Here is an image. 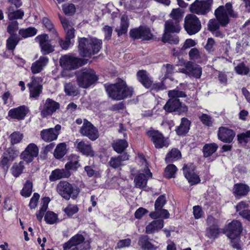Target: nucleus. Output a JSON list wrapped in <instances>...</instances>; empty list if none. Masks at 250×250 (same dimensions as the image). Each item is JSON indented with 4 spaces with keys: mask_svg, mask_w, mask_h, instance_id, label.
Returning <instances> with one entry per match:
<instances>
[{
    "mask_svg": "<svg viewBox=\"0 0 250 250\" xmlns=\"http://www.w3.org/2000/svg\"><path fill=\"white\" fill-rule=\"evenodd\" d=\"M214 14L216 19L210 20L208 24V29L211 32L219 29L220 25L226 26L229 22V16L232 18L237 16L230 3H227L225 6H220L215 10Z\"/></svg>",
    "mask_w": 250,
    "mask_h": 250,
    "instance_id": "nucleus-1",
    "label": "nucleus"
},
{
    "mask_svg": "<svg viewBox=\"0 0 250 250\" xmlns=\"http://www.w3.org/2000/svg\"><path fill=\"white\" fill-rule=\"evenodd\" d=\"M104 86L109 97L114 100H121L130 97L133 93V88L127 86L123 80H120L114 84H105Z\"/></svg>",
    "mask_w": 250,
    "mask_h": 250,
    "instance_id": "nucleus-2",
    "label": "nucleus"
},
{
    "mask_svg": "<svg viewBox=\"0 0 250 250\" xmlns=\"http://www.w3.org/2000/svg\"><path fill=\"white\" fill-rule=\"evenodd\" d=\"M78 42L80 54L84 57H90L98 53L102 46V40L94 38H80Z\"/></svg>",
    "mask_w": 250,
    "mask_h": 250,
    "instance_id": "nucleus-3",
    "label": "nucleus"
},
{
    "mask_svg": "<svg viewBox=\"0 0 250 250\" xmlns=\"http://www.w3.org/2000/svg\"><path fill=\"white\" fill-rule=\"evenodd\" d=\"M170 99L164 106V109L167 112H173L177 111L179 114L186 112L188 111V107L184 104H182L178 98L186 97V93L179 90H170L168 93Z\"/></svg>",
    "mask_w": 250,
    "mask_h": 250,
    "instance_id": "nucleus-4",
    "label": "nucleus"
},
{
    "mask_svg": "<svg viewBox=\"0 0 250 250\" xmlns=\"http://www.w3.org/2000/svg\"><path fill=\"white\" fill-rule=\"evenodd\" d=\"M78 84L81 87L87 88L98 80L95 72L90 68H84L77 74Z\"/></svg>",
    "mask_w": 250,
    "mask_h": 250,
    "instance_id": "nucleus-5",
    "label": "nucleus"
},
{
    "mask_svg": "<svg viewBox=\"0 0 250 250\" xmlns=\"http://www.w3.org/2000/svg\"><path fill=\"white\" fill-rule=\"evenodd\" d=\"M56 190L62 197L66 200H69L71 197L76 198L80 192L79 188L73 187L65 181H61L57 185Z\"/></svg>",
    "mask_w": 250,
    "mask_h": 250,
    "instance_id": "nucleus-6",
    "label": "nucleus"
},
{
    "mask_svg": "<svg viewBox=\"0 0 250 250\" xmlns=\"http://www.w3.org/2000/svg\"><path fill=\"white\" fill-rule=\"evenodd\" d=\"M138 157L142 165L145 166L143 172L145 173H140L137 175L134 178V182L136 188L141 189L146 187L148 179L152 178V174L147 166L146 161L144 155L139 154Z\"/></svg>",
    "mask_w": 250,
    "mask_h": 250,
    "instance_id": "nucleus-7",
    "label": "nucleus"
},
{
    "mask_svg": "<svg viewBox=\"0 0 250 250\" xmlns=\"http://www.w3.org/2000/svg\"><path fill=\"white\" fill-rule=\"evenodd\" d=\"M89 248V243L84 242L82 234L75 235L63 245V250H86Z\"/></svg>",
    "mask_w": 250,
    "mask_h": 250,
    "instance_id": "nucleus-8",
    "label": "nucleus"
},
{
    "mask_svg": "<svg viewBox=\"0 0 250 250\" xmlns=\"http://www.w3.org/2000/svg\"><path fill=\"white\" fill-rule=\"evenodd\" d=\"M213 0H195L189 7L192 14L206 15L211 10Z\"/></svg>",
    "mask_w": 250,
    "mask_h": 250,
    "instance_id": "nucleus-9",
    "label": "nucleus"
},
{
    "mask_svg": "<svg viewBox=\"0 0 250 250\" xmlns=\"http://www.w3.org/2000/svg\"><path fill=\"white\" fill-rule=\"evenodd\" d=\"M184 21L185 29L190 35L198 33L201 28V23L199 18L194 14L187 15Z\"/></svg>",
    "mask_w": 250,
    "mask_h": 250,
    "instance_id": "nucleus-10",
    "label": "nucleus"
},
{
    "mask_svg": "<svg viewBox=\"0 0 250 250\" xmlns=\"http://www.w3.org/2000/svg\"><path fill=\"white\" fill-rule=\"evenodd\" d=\"M60 65L65 69H75L85 64L83 60L70 55L62 56L60 60Z\"/></svg>",
    "mask_w": 250,
    "mask_h": 250,
    "instance_id": "nucleus-11",
    "label": "nucleus"
},
{
    "mask_svg": "<svg viewBox=\"0 0 250 250\" xmlns=\"http://www.w3.org/2000/svg\"><path fill=\"white\" fill-rule=\"evenodd\" d=\"M79 132L82 135L88 137L92 141L96 140L99 137L98 129L86 119L83 120V125Z\"/></svg>",
    "mask_w": 250,
    "mask_h": 250,
    "instance_id": "nucleus-12",
    "label": "nucleus"
},
{
    "mask_svg": "<svg viewBox=\"0 0 250 250\" xmlns=\"http://www.w3.org/2000/svg\"><path fill=\"white\" fill-rule=\"evenodd\" d=\"M146 134L153 142L157 148H161L164 146L167 147L169 145L168 140L163 135L157 130H151L146 132Z\"/></svg>",
    "mask_w": 250,
    "mask_h": 250,
    "instance_id": "nucleus-13",
    "label": "nucleus"
},
{
    "mask_svg": "<svg viewBox=\"0 0 250 250\" xmlns=\"http://www.w3.org/2000/svg\"><path fill=\"white\" fill-rule=\"evenodd\" d=\"M42 79L39 77L32 76L31 82L27 84L30 98L38 99L42 92V86L41 84Z\"/></svg>",
    "mask_w": 250,
    "mask_h": 250,
    "instance_id": "nucleus-14",
    "label": "nucleus"
},
{
    "mask_svg": "<svg viewBox=\"0 0 250 250\" xmlns=\"http://www.w3.org/2000/svg\"><path fill=\"white\" fill-rule=\"evenodd\" d=\"M208 227L206 230V236L211 239H216L220 233L218 220L212 216H209L207 219Z\"/></svg>",
    "mask_w": 250,
    "mask_h": 250,
    "instance_id": "nucleus-15",
    "label": "nucleus"
},
{
    "mask_svg": "<svg viewBox=\"0 0 250 250\" xmlns=\"http://www.w3.org/2000/svg\"><path fill=\"white\" fill-rule=\"evenodd\" d=\"M241 223L238 220H233L226 227L227 236L231 240L237 239L242 232Z\"/></svg>",
    "mask_w": 250,
    "mask_h": 250,
    "instance_id": "nucleus-16",
    "label": "nucleus"
},
{
    "mask_svg": "<svg viewBox=\"0 0 250 250\" xmlns=\"http://www.w3.org/2000/svg\"><path fill=\"white\" fill-rule=\"evenodd\" d=\"M60 107L58 103L53 100L48 98L42 106H40L41 115L42 117L45 118L51 115Z\"/></svg>",
    "mask_w": 250,
    "mask_h": 250,
    "instance_id": "nucleus-17",
    "label": "nucleus"
},
{
    "mask_svg": "<svg viewBox=\"0 0 250 250\" xmlns=\"http://www.w3.org/2000/svg\"><path fill=\"white\" fill-rule=\"evenodd\" d=\"M61 125H57L54 128L43 129L41 131V138L46 142H50L56 140L60 134Z\"/></svg>",
    "mask_w": 250,
    "mask_h": 250,
    "instance_id": "nucleus-18",
    "label": "nucleus"
},
{
    "mask_svg": "<svg viewBox=\"0 0 250 250\" xmlns=\"http://www.w3.org/2000/svg\"><path fill=\"white\" fill-rule=\"evenodd\" d=\"M39 154V148L34 143L29 144L21 155V159L26 163L31 162Z\"/></svg>",
    "mask_w": 250,
    "mask_h": 250,
    "instance_id": "nucleus-19",
    "label": "nucleus"
},
{
    "mask_svg": "<svg viewBox=\"0 0 250 250\" xmlns=\"http://www.w3.org/2000/svg\"><path fill=\"white\" fill-rule=\"evenodd\" d=\"M185 178L191 185L199 183L201 181L199 176L194 171V167L192 165H185L183 167Z\"/></svg>",
    "mask_w": 250,
    "mask_h": 250,
    "instance_id": "nucleus-20",
    "label": "nucleus"
},
{
    "mask_svg": "<svg viewBox=\"0 0 250 250\" xmlns=\"http://www.w3.org/2000/svg\"><path fill=\"white\" fill-rule=\"evenodd\" d=\"M36 40L40 43L41 51L43 55L48 54L54 50V46L51 44L48 36L46 34L39 35Z\"/></svg>",
    "mask_w": 250,
    "mask_h": 250,
    "instance_id": "nucleus-21",
    "label": "nucleus"
},
{
    "mask_svg": "<svg viewBox=\"0 0 250 250\" xmlns=\"http://www.w3.org/2000/svg\"><path fill=\"white\" fill-rule=\"evenodd\" d=\"M182 72L189 77L199 79L202 73V69L199 65L194 64L188 61L185 64V68L182 69Z\"/></svg>",
    "mask_w": 250,
    "mask_h": 250,
    "instance_id": "nucleus-22",
    "label": "nucleus"
},
{
    "mask_svg": "<svg viewBox=\"0 0 250 250\" xmlns=\"http://www.w3.org/2000/svg\"><path fill=\"white\" fill-rule=\"evenodd\" d=\"M28 108L25 105H21L9 110L8 116L11 119L21 121L24 120L29 112Z\"/></svg>",
    "mask_w": 250,
    "mask_h": 250,
    "instance_id": "nucleus-23",
    "label": "nucleus"
},
{
    "mask_svg": "<svg viewBox=\"0 0 250 250\" xmlns=\"http://www.w3.org/2000/svg\"><path fill=\"white\" fill-rule=\"evenodd\" d=\"M218 139L226 143L232 142L235 136V132L230 129L225 127H220L218 131Z\"/></svg>",
    "mask_w": 250,
    "mask_h": 250,
    "instance_id": "nucleus-24",
    "label": "nucleus"
},
{
    "mask_svg": "<svg viewBox=\"0 0 250 250\" xmlns=\"http://www.w3.org/2000/svg\"><path fill=\"white\" fill-rule=\"evenodd\" d=\"M49 59L47 57L41 56L39 59L32 63L31 66V71L33 74H37L42 72L47 65Z\"/></svg>",
    "mask_w": 250,
    "mask_h": 250,
    "instance_id": "nucleus-25",
    "label": "nucleus"
},
{
    "mask_svg": "<svg viewBox=\"0 0 250 250\" xmlns=\"http://www.w3.org/2000/svg\"><path fill=\"white\" fill-rule=\"evenodd\" d=\"M153 240L147 235H142L138 241V245L143 250H157L158 246L153 243Z\"/></svg>",
    "mask_w": 250,
    "mask_h": 250,
    "instance_id": "nucleus-26",
    "label": "nucleus"
},
{
    "mask_svg": "<svg viewBox=\"0 0 250 250\" xmlns=\"http://www.w3.org/2000/svg\"><path fill=\"white\" fill-rule=\"evenodd\" d=\"M75 145L78 151L83 154L91 157L94 155V152L92 149L91 146L88 143H85L83 141H78L77 140L76 141Z\"/></svg>",
    "mask_w": 250,
    "mask_h": 250,
    "instance_id": "nucleus-27",
    "label": "nucleus"
},
{
    "mask_svg": "<svg viewBox=\"0 0 250 250\" xmlns=\"http://www.w3.org/2000/svg\"><path fill=\"white\" fill-rule=\"evenodd\" d=\"M71 172L64 168L56 169L53 170L49 176V180L51 182H54L58 180L67 178L70 176Z\"/></svg>",
    "mask_w": 250,
    "mask_h": 250,
    "instance_id": "nucleus-28",
    "label": "nucleus"
},
{
    "mask_svg": "<svg viewBox=\"0 0 250 250\" xmlns=\"http://www.w3.org/2000/svg\"><path fill=\"white\" fill-rule=\"evenodd\" d=\"M250 188L247 185L237 183L234 185L233 193L236 197L246 196L250 191Z\"/></svg>",
    "mask_w": 250,
    "mask_h": 250,
    "instance_id": "nucleus-29",
    "label": "nucleus"
},
{
    "mask_svg": "<svg viewBox=\"0 0 250 250\" xmlns=\"http://www.w3.org/2000/svg\"><path fill=\"white\" fill-rule=\"evenodd\" d=\"M61 23L66 32V38L70 40L75 36V29L73 25L69 21L66 19L60 18Z\"/></svg>",
    "mask_w": 250,
    "mask_h": 250,
    "instance_id": "nucleus-30",
    "label": "nucleus"
},
{
    "mask_svg": "<svg viewBox=\"0 0 250 250\" xmlns=\"http://www.w3.org/2000/svg\"><path fill=\"white\" fill-rule=\"evenodd\" d=\"M137 79L141 83L147 88H149L152 85V80L147 75L146 71L140 70L137 73Z\"/></svg>",
    "mask_w": 250,
    "mask_h": 250,
    "instance_id": "nucleus-31",
    "label": "nucleus"
},
{
    "mask_svg": "<svg viewBox=\"0 0 250 250\" xmlns=\"http://www.w3.org/2000/svg\"><path fill=\"white\" fill-rule=\"evenodd\" d=\"M164 226V222L161 220H154L149 223L146 228V232L152 234L161 229Z\"/></svg>",
    "mask_w": 250,
    "mask_h": 250,
    "instance_id": "nucleus-32",
    "label": "nucleus"
},
{
    "mask_svg": "<svg viewBox=\"0 0 250 250\" xmlns=\"http://www.w3.org/2000/svg\"><path fill=\"white\" fill-rule=\"evenodd\" d=\"M181 30V26L179 22L168 20L166 21L165 24V31L168 33H178Z\"/></svg>",
    "mask_w": 250,
    "mask_h": 250,
    "instance_id": "nucleus-33",
    "label": "nucleus"
},
{
    "mask_svg": "<svg viewBox=\"0 0 250 250\" xmlns=\"http://www.w3.org/2000/svg\"><path fill=\"white\" fill-rule=\"evenodd\" d=\"M190 125V121L186 118H183L180 125L176 129L177 134L178 135H183L187 134L189 129Z\"/></svg>",
    "mask_w": 250,
    "mask_h": 250,
    "instance_id": "nucleus-34",
    "label": "nucleus"
},
{
    "mask_svg": "<svg viewBox=\"0 0 250 250\" xmlns=\"http://www.w3.org/2000/svg\"><path fill=\"white\" fill-rule=\"evenodd\" d=\"M64 90L66 95L69 96H75L79 93L78 88L74 82L66 83L64 85Z\"/></svg>",
    "mask_w": 250,
    "mask_h": 250,
    "instance_id": "nucleus-35",
    "label": "nucleus"
},
{
    "mask_svg": "<svg viewBox=\"0 0 250 250\" xmlns=\"http://www.w3.org/2000/svg\"><path fill=\"white\" fill-rule=\"evenodd\" d=\"M129 26V23L126 16H123L121 18L120 25L117 27L115 31L117 33L118 36L125 34Z\"/></svg>",
    "mask_w": 250,
    "mask_h": 250,
    "instance_id": "nucleus-36",
    "label": "nucleus"
},
{
    "mask_svg": "<svg viewBox=\"0 0 250 250\" xmlns=\"http://www.w3.org/2000/svg\"><path fill=\"white\" fill-rule=\"evenodd\" d=\"M49 202L50 199L49 197H44L42 199V207L36 214L37 218L40 222H41L44 213L48 208Z\"/></svg>",
    "mask_w": 250,
    "mask_h": 250,
    "instance_id": "nucleus-37",
    "label": "nucleus"
},
{
    "mask_svg": "<svg viewBox=\"0 0 250 250\" xmlns=\"http://www.w3.org/2000/svg\"><path fill=\"white\" fill-rule=\"evenodd\" d=\"M218 148V145L214 143L205 144L203 147L204 156L208 157L211 156L217 150Z\"/></svg>",
    "mask_w": 250,
    "mask_h": 250,
    "instance_id": "nucleus-38",
    "label": "nucleus"
},
{
    "mask_svg": "<svg viewBox=\"0 0 250 250\" xmlns=\"http://www.w3.org/2000/svg\"><path fill=\"white\" fill-rule=\"evenodd\" d=\"M181 157V154L178 149L176 148L172 149L167 154L165 161L167 163H172L180 159Z\"/></svg>",
    "mask_w": 250,
    "mask_h": 250,
    "instance_id": "nucleus-39",
    "label": "nucleus"
},
{
    "mask_svg": "<svg viewBox=\"0 0 250 250\" xmlns=\"http://www.w3.org/2000/svg\"><path fill=\"white\" fill-rule=\"evenodd\" d=\"M23 15L24 12L21 9L15 11L13 6H10L8 8V17L10 20L21 19Z\"/></svg>",
    "mask_w": 250,
    "mask_h": 250,
    "instance_id": "nucleus-40",
    "label": "nucleus"
},
{
    "mask_svg": "<svg viewBox=\"0 0 250 250\" xmlns=\"http://www.w3.org/2000/svg\"><path fill=\"white\" fill-rule=\"evenodd\" d=\"M66 153V145L64 143L58 144L56 146L54 155L57 159H61Z\"/></svg>",
    "mask_w": 250,
    "mask_h": 250,
    "instance_id": "nucleus-41",
    "label": "nucleus"
},
{
    "mask_svg": "<svg viewBox=\"0 0 250 250\" xmlns=\"http://www.w3.org/2000/svg\"><path fill=\"white\" fill-rule=\"evenodd\" d=\"M24 168V161L15 163L11 168L12 174L14 177H18L22 173Z\"/></svg>",
    "mask_w": 250,
    "mask_h": 250,
    "instance_id": "nucleus-42",
    "label": "nucleus"
},
{
    "mask_svg": "<svg viewBox=\"0 0 250 250\" xmlns=\"http://www.w3.org/2000/svg\"><path fill=\"white\" fill-rule=\"evenodd\" d=\"M128 146V143L125 140H119L113 144L115 151L118 153L122 152Z\"/></svg>",
    "mask_w": 250,
    "mask_h": 250,
    "instance_id": "nucleus-43",
    "label": "nucleus"
},
{
    "mask_svg": "<svg viewBox=\"0 0 250 250\" xmlns=\"http://www.w3.org/2000/svg\"><path fill=\"white\" fill-rule=\"evenodd\" d=\"M42 23L46 29L51 33L52 38L58 37L57 33L50 20L44 17L42 19Z\"/></svg>",
    "mask_w": 250,
    "mask_h": 250,
    "instance_id": "nucleus-44",
    "label": "nucleus"
},
{
    "mask_svg": "<svg viewBox=\"0 0 250 250\" xmlns=\"http://www.w3.org/2000/svg\"><path fill=\"white\" fill-rule=\"evenodd\" d=\"M162 41L164 42L176 44L179 42V39L176 35H172L170 33L165 32L162 37Z\"/></svg>",
    "mask_w": 250,
    "mask_h": 250,
    "instance_id": "nucleus-45",
    "label": "nucleus"
},
{
    "mask_svg": "<svg viewBox=\"0 0 250 250\" xmlns=\"http://www.w3.org/2000/svg\"><path fill=\"white\" fill-rule=\"evenodd\" d=\"M19 33L23 38H26L35 36L37 34V29L32 27L26 29H21L19 30Z\"/></svg>",
    "mask_w": 250,
    "mask_h": 250,
    "instance_id": "nucleus-46",
    "label": "nucleus"
},
{
    "mask_svg": "<svg viewBox=\"0 0 250 250\" xmlns=\"http://www.w3.org/2000/svg\"><path fill=\"white\" fill-rule=\"evenodd\" d=\"M170 17L171 18L170 20L180 23L183 19V12L180 8L173 9L170 14Z\"/></svg>",
    "mask_w": 250,
    "mask_h": 250,
    "instance_id": "nucleus-47",
    "label": "nucleus"
},
{
    "mask_svg": "<svg viewBox=\"0 0 250 250\" xmlns=\"http://www.w3.org/2000/svg\"><path fill=\"white\" fill-rule=\"evenodd\" d=\"M33 185L32 182L27 181L25 183L21 191V194L25 197H29L32 192Z\"/></svg>",
    "mask_w": 250,
    "mask_h": 250,
    "instance_id": "nucleus-48",
    "label": "nucleus"
},
{
    "mask_svg": "<svg viewBox=\"0 0 250 250\" xmlns=\"http://www.w3.org/2000/svg\"><path fill=\"white\" fill-rule=\"evenodd\" d=\"M177 170L176 167L173 164L168 165L165 168L164 175L168 179L174 177V175Z\"/></svg>",
    "mask_w": 250,
    "mask_h": 250,
    "instance_id": "nucleus-49",
    "label": "nucleus"
},
{
    "mask_svg": "<svg viewBox=\"0 0 250 250\" xmlns=\"http://www.w3.org/2000/svg\"><path fill=\"white\" fill-rule=\"evenodd\" d=\"M23 134L19 131H15L9 136V139L11 145H14L20 143L23 139Z\"/></svg>",
    "mask_w": 250,
    "mask_h": 250,
    "instance_id": "nucleus-50",
    "label": "nucleus"
},
{
    "mask_svg": "<svg viewBox=\"0 0 250 250\" xmlns=\"http://www.w3.org/2000/svg\"><path fill=\"white\" fill-rule=\"evenodd\" d=\"M17 36L11 35L6 41L7 47L9 50H13L15 49L19 42Z\"/></svg>",
    "mask_w": 250,
    "mask_h": 250,
    "instance_id": "nucleus-51",
    "label": "nucleus"
},
{
    "mask_svg": "<svg viewBox=\"0 0 250 250\" xmlns=\"http://www.w3.org/2000/svg\"><path fill=\"white\" fill-rule=\"evenodd\" d=\"M58 219L57 214L52 211H47L44 216V220L46 222L49 224L55 223Z\"/></svg>",
    "mask_w": 250,
    "mask_h": 250,
    "instance_id": "nucleus-52",
    "label": "nucleus"
},
{
    "mask_svg": "<svg viewBox=\"0 0 250 250\" xmlns=\"http://www.w3.org/2000/svg\"><path fill=\"white\" fill-rule=\"evenodd\" d=\"M19 23L17 21H12L8 24L7 27V32L12 36H17L15 33L19 28Z\"/></svg>",
    "mask_w": 250,
    "mask_h": 250,
    "instance_id": "nucleus-53",
    "label": "nucleus"
},
{
    "mask_svg": "<svg viewBox=\"0 0 250 250\" xmlns=\"http://www.w3.org/2000/svg\"><path fill=\"white\" fill-rule=\"evenodd\" d=\"M237 138L239 143L246 144L250 140V130L238 134Z\"/></svg>",
    "mask_w": 250,
    "mask_h": 250,
    "instance_id": "nucleus-54",
    "label": "nucleus"
},
{
    "mask_svg": "<svg viewBox=\"0 0 250 250\" xmlns=\"http://www.w3.org/2000/svg\"><path fill=\"white\" fill-rule=\"evenodd\" d=\"M166 203V197L164 195L160 196L155 202V209L159 211L163 208Z\"/></svg>",
    "mask_w": 250,
    "mask_h": 250,
    "instance_id": "nucleus-55",
    "label": "nucleus"
},
{
    "mask_svg": "<svg viewBox=\"0 0 250 250\" xmlns=\"http://www.w3.org/2000/svg\"><path fill=\"white\" fill-rule=\"evenodd\" d=\"M235 70L238 74L247 75L250 69L243 62H242L235 67Z\"/></svg>",
    "mask_w": 250,
    "mask_h": 250,
    "instance_id": "nucleus-56",
    "label": "nucleus"
},
{
    "mask_svg": "<svg viewBox=\"0 0 250 250\" xmlns=\"http://www.w3.org/2000/svg\"><path fill=\"white\" fill-rule=\"evenodd\" d=\"M2 156L12 161L17 157V154L12 148H8L3 152Z\"/></svg>",
    "mask_w": 250,
    "mask_h": 250,
    "instance_id": "nucleus-57",
    "label": "nucleus"
},
{
    "mask_svg": "<svg viewBox=\"0 0 250 250\" xmlns=\"http://www.w3.org/2000/svg\"><path fill=\"white\" fill-rule=\"evenodd\" d=\"M141 34L143 40H149L152 37L150 29L146 27L141 26Z\"/></svg>",
    "mask_w": 250,
    "mask_h": 250,
    "instance_id": "nucleus-58",
    "label": "nucleus"
},
{
    "mask_svg": "<svg viewBox=\"0 0 250 250\" xmlns=\"http://www.w3.org/2000/svg\"><path fill=\"white\" fill-rule=\"evenodd\" d=\"M80 166L78 160L70 161L65 165L64 168L68 171H70V170H76Z\"/></svg>",
    "mask_w": 250,
    "mask_h": 250,
    "instance_id": "nucleus-59",
    "label": "nucleus"
},
{
    "mask_svg": "<svg viewBox=\"0 0 250 250\" xmlns=\"http://www.w3.org/2000/svg\"><path fill=\"white\" fill-rule=\"evenodd\" d=\"M62 10L66 15H72L76 11V8L74 4H65L62 6Z\"/></svg>",
    "mask_w": 250,
    "mask_h": 250,
    "instance_id": "nucleus-60",
    "label": "nucleus"
},
{
    "mask_svg": "<svg viewBox=\"0 0 250 250\" xmlns=\"http://www.w3.org/2000/svg\"><path fill=\"white\" fill-rule=\"evenodd\" d=\"M189 59L192 61H196L200 59V53L196 48H191L188 52Z\"/></svg>",
    "mask_w": 250,
    "mask_h": 250,
    "instance_id": "nucleus-61",
    "label": "nucleus"
},
{
    "mask_svg": "<svg viewBox=\"0 0 250 250\" xmlns=\"http://www.w3.org/2000/svg\"><path fill=\"white\" fill-rule=\"evenodd\" d=\"M79 210L78 207L76 205H69L64 209V211L70 216L77 213Z\"/></svg>",
    "mask_w": 250,
    "mask_h": 250,
    "instance_id": "nucleus-62",
    "label": "nucleus"
},
{
    "mask_svg": "<svg viewBox=\"0 0 250 250\" xmlns=\"http://www.w3.org/2000/svg\"><path fill=\"white\" fill-rule=\"evenodd\" d=\"M199 119L202 123L205 125L210 126L212 124L213 121L212 118L208 114H203L199 117Z\"/></svg>",
    "mask_w": 250,
    "mask_h": 250,
    "instance_id": "nucleus-63",
    "label": "nucleus"
},
{
    "mask_svg": "<svg viewBox=\"0 0 250 250\" xmlns=\"http://www.w3.org/2000/svg\"><path fill=\"white\" fill-rule=\"evenodd\" d=\"M130 36L134 39H142L141 26L131 29L129 32Z\"/></svg>",
    "mask_w": 250,
    "mask_h": 250,
    "instance_id": "nucleus-64",
    "label": "nucleus"
}]
</instances>
